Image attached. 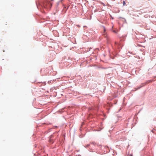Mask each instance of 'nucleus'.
<instances>
[{"label":"nucleus","instance_id":"nucleus-1","mask_svg":"<svg viewBox=\"0 0 156 156\" xmlns=\"http://www.w3.org/2000/svg\"><path fill=\"white\" fill-rule=\"evenodd\" d=\"M52 6L51 3L49 2H44L43 6L44 8H46L47 9H50Z\"/></svg>","mask_w":156,"mask_h":156},{"label":"nucleus","instance_id":"nucleus-2","mask_svg":"<svg viewBox=\"0 0 156 156\" xmlns=\"http://www.w3.org/2000/svg\"><path fill=\"white\" fill-rule=\"evenodd\" d=\"M152 82V80H149L148 81H147V83H149L150 82Z\"/></svg>","mask_w":156,"mask_h":156},{"label":"nucleus","instance_id":"nucleus-3","mask_svg":"<svg viewBox=\"0 0 156 156\" xmlns=\"http://www.w3.org/2000/svg\"><path fill=\"white\" fill-rule=\"evenodd\" d=\"M125 4H126V3H125V1H124L123 2V5H125Z\"/></svg>","mask_w":156,"mask_h":156},{"label":"nucleus","instance_id":"nucleus-4","mask_svg":"<svg viewBox=\"0 0 156 156\" xmlns=\"http://www.w3.org/2000/svg\"><path fill=\"white\" fill-rule=\"evenodd\" d=\"M155 130L156 131V129H154V130H152V132L154 133Z\"/></svg>","mask_w":156,"mask_h":156},{"label":"nucleus","instance_id":"nucleus-5","mask_svg":"<svg viewBox=\"0 0 156 156\" xmlns=\"http://www.w3.org/2000/svg\"><path fill=\"white\" fill-rule=\"evenodd\" d=\"M104 32H105V28L104 27Z\"/></svg>","mask_w":156,"mask_h":156}]
</instances>
